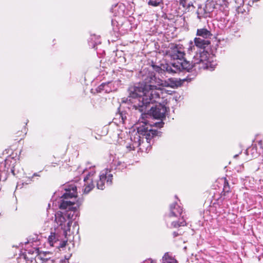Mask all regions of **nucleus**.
Here are the masks:
<instances>
[{
	"mask_svg": "<svg viewBox=\"0 0 263 263\" xmlns=\"http://www.w3.org/2000/svg\"><path fill=\"white\" fill-rule=\"evenodd\" d=\"M144 263H156V262L154 260H153L151 259H148L147 260H145L144 261Z\"/></svg>",
	"mask_w": 263,
	"mask_h": 263,
	"instance_id": "bb28decb",
	"label": "nucleus"
},
{
	"mask_svg": "<svg viewBox=\"0 0 263 263\" xmlns=\"http://www.w3.org/2000/svg\"><path fill=\"white\" fill-rule=\"evenodd\" d=\"M161 4H163V0H149L148 2V5L153 7H157Z\"/></svg>",
	"mask_w": 263,
	"mask_h": 263,
	"instance_id": "4be33fe9",
	"label": "nucleus"
},
{
	"mask_svg": "<svg viewBox=\"0 0 263 263\" xmlns=\"http://www.w3.org/2000/svg\"><path fill=\"white\" fill-rule=\"evenodd\" d=\"M112 175L109 173L107 170L102 171L99 176V180L97 181V186L98 189L103 190L105 188V183L110 185Z\"/></svg>",
	"mask_w": 263,
	"mask_h": 263,
	"instance_id": "1a4fd4ad",
	"label": "nucleus"
},
{
	"mask_svg": "<svg viewBox=\"0 0 263 263\" xmlns=\"http://www.w3.org/2000/svg\"><path fill=\"white\" fill-rule=\"evenodd\" d=\"M66 193L63 194L62 197L64 200L60 203L61 209L68 210L67 214L70 213L73 211L76 215H77V210L81 204L82 201H77L74 202L73 201L69 200L77 196V186L74 185H71L68 189H66Z\"/></svg>",
	"mask_w": 263,
	"mask_h": 263,
	"instance_id": "7ed1b4c3",
	"label": "nucleus"
},
{
	"mask_svg": "<svg viewBox=\"0 0 263 263\" xmlns=\"http://www.w3.org/2000/svg\"><path fill=\"white\" fill-rule=\"evenodd\" d=\"M171 213L168 217H178L180 216L182 212V208L178 205L176 203L172 204L170 206Z\"/></svg>",
	"mask_w": 263,
	"mask_h": 263,
	"instance_id": "ddd939ff",
	"label": "nucleus"
},
{
	"mask_svg": "<svg viewBox=\"0 0 263 263\" xmlns=\"http://www.w3.org/2000/svg\"><path fill=\"white\" fill-rule=\"evenodd\" d=\"M181 67L182 69L186 70L187 71H189L192 69L194 67H196L197 65H195L193 62L190 63L189 61H187L185 60H183L180 63Z\"/></svg>",
	"mask_w": 263,
	"mask_h": 263,
	"instance_id": "a211bd4d",
	"label": "nucleus"
},
{
	"mask_svg": "<svg viewBox=\"0 0 263 263\" xmlns=\"http://www.w3.org/2000/svg\"><path fill=\"white\" fill-rule=\"evenodd\" d=\"M211 11H208L206 7V4L204 6H199L197 10L198 17L200 19L202 17H206Z\"/></svg>",
	"mask_w": 263,
	"mask_h": 263,
	"instance_id": "2eb2a0df",
	"label": "nucleus"
},
{
	"mask_svg": "<svg viewBox=\"0 0 263 263\" xmlns=\"http://www.w3.org/2000/svg\"><path fill=\"white\" fill-rule=\"evenodd\" d=\"M185 225H186V222L184 221V220L183 218H182L179 222L173 221L171 223L170 226L168 225V227L170 228H175L181 226H184Z\"/></svg>",
	"mask_w": 263,
	"mask_h": 263,
	"instance_id": "6ab92c4d",
	"label": "nucleus"
},
{
	"mask_svg": "<svg viewBox=\"0 0 263 263\" xmlns=\"http://www.w3.org/2000/svg\"><path fill=\"white\" fill-rule=\"evenodd\" d=\"M195 45L199 48L204 49L208 46L210 44V42L208 40L202 39L200 37H195L194 39Z\"/></svg>",
	"mask_w": 263,
	"mask_h": 263,
	"instance_id": "4468645a",
	"label": "nucleus"
},
{
	"mask_svg": "<svg viewBox=\"0 0 263 263\" xmlns=\"http://www.w3.org/2000/svg\"><path fill=\"white\" fill-rule=\"evenodd\" d=\"M180 5H181L183 7L185 8L186 6V0H180L179 2Z\"/></svg>",
	"mask_w": 263,
	"mask_h": 263,
	"instance_id": "393cba45",
	"label": "nucleus"
},
{
	"mask_svg": "<svg viewBox=\"0 0 263 263\" xmlns=\"http://www.w3.org/2000/svg\"><path fill=\"white\" fill-rule=\"evenodd\" d=\"M185 79L177 80L175 78H170L167 80H162L155 76L151 78L150 84L146 83H139L129 89V101L133 103V106L142 111L144 107L147 104L157 102L160 98V93L171 94V91L166 90L163 88L165 87L172 88L177 87L181 85V81Z\"/></svg>",
	"mask_w": 263,
	"mask_h": 263,
	"instance_id": "f257e3e1",
	"label": "nucleus"
},
{
	"mask_svg": "<svg viewBox=\"0 0 263 263\" xmlns=\"http://www.w3.org/2000/svg\"><path fill=\"white\" fill-rule=\"evenodd\" d=\"M110 84V82L104 83L98 86L97 90L99 91H105V92H109L110 90L107 89L108 85Z\"/></svg>",
	"mask_w": 263,
	"mask_h": 263,
	"instance_id": "412c9836",
	"label": "nucleus"
},
{
	"mask_svg": "<svg viewBox=\"0 0 263 263\" xmlns=\"http://www.w3.org/2000/svg\"><path fill=\"white\" fill-rule=\"evenodd\" d=\"M144 116L147 117L146 115H142V118L139 119L138 123L136 124L138 135L137 137H134L133 143L129 146H127L129 150H134L136 147L140 145L142 141L140 136L145 137L147 142L150 143L151 140L159 134L155 128L163 127V123L162 122H156L152 124L144 118Z\"/></svg>",
	"mask_w": 263,
	"mask_h": 263,
	"instance_id": "f03ea898",
	"label": "nucleus"
},
{
	"mask_svg": "<svg viewBox=\"0 0 263 263\" xmlns=\"http://www.w3.org/2000/svg\"><path fill=\"white\" fill-rule=\"evenodd\" d=\"M259 144H260V145L261 146V147L263 148V139L262 140H261L259 142Z\"/></svg>",
	"mask_w": 263,
	"mask_h": 263,
	"instance_id": "cd10ccee",
	"label": "nucleus"
},
{
	"mask_svg": "<svg viewBox=\"0 0 263 263\" xmlns=\"http://www.w3.org/2000/svg\"><path fill=\"white\" fill-rule=\"evenodd\" d=\"M158 102V104L156 105L155 107H152L150 110V114L155 119H162L165 117V113L167 111V108L165 106L164 102H163L162 104L160 102Z\"/></svg>",
	"mask_w": 263,
	"mask_h": 263,
	"instance_id": "0eeeda50",
	"label": "nucleus"
},
{
	"mask_svg": "<svg viewBox=\"0 0 263 263\" xmlns=\"http://www.w3.org/2000/svg\"><path fill=\"white\" fill-rule=\"evenodd\" d=\"M193 62L198 69H206L210 71L214 70L216 65L215 62L210 60L209 52L204 50L196 53L193 58Z\"/></svg>",
	"mask_w": 263,
	"mask_h": 263,
	"instance_id": "20e7f679",
	"label": "nucleus"
},
{
	"mask_svg": "<svg viewBox=\"0 0 263 263\" xmlns=\"http://www.w3.org/2000/svg\"><path fill=\"white\" fill-rule=\"evenodd\" d=\"M196 34L200 37H202L203 39L206 40L210 39L212 36V34L211 33V32L205 28L197 29Z\"/></svg>",
	"mask_w": 263,
	"mask_h": 263,
	"instance_id": "dca6fc26",
	"label": "nucleus"
},
{
	"mask_svg": "<svg viewBox=\"0 0 263 263\" xmlns=\"http://www.w3.org/2000/svg\"><path fill=\"white\" fill-rule=\"evenodd\" d=\"M71 214H65L61 211H58L54 215V221L57 224V227L55 228V231H58L59 229H61L63 231V235L66 237L67 233L70 231V226L72 223L70 217Z\"/></svg>",
	"mask_w": 263,
	"mask_h": 263,
	"instance_id": "39448f33",
	"label": "nucleus"
},
{
	"mask_svg": "<svg viewBox=\"0 0 263 263\" xmlns=\"http://www.w3.org/2000/svg\"><path fill=\"white\" fill-rule=\"evenodd\" d=\"M191 6H193V4L192 3L188 4L186 8L189 9Z\"/></svg>",
	"mask_w": 263,
	"mask_h": 263,
	"instance_id": "c85d7f7f",
	"label": "nucleus"
},
{
	"mask_svg": "<svg viewBox=\"0 0 263 263\" xmlns=\"http://www.w3.org/2000/svg\"><path fill=\"white\" fill-rule=\"evenodd\" d=\"M162 263H177V260L168 252L164 254L162 258Z\"/></svg>",
	"mask_w": 263,
	"mask_h": 263,
	"instance_id": "f3484780",
	"label": "nucleus"
},
{
	"mask_svg": "<svg viewBox=\"0 0 263 263\" xmlns=\"http://www.w3.org/2000/svg\"><path fill=\"white\" fill-rule=\"evenodd\" d=\"M235 3L236 4L235 7L237 11L238 12L241 11L240 8L243 5L244 0H235Z\"/></svg>",
	"mask_w": 263,
	"mask_h": 263,
	"instance_id": "5701e85b",
	"label": "nucleus"
},
{
	"mask_svg": "<svg viewBox=\"0 0 263 263\" xmlns=\"http://www.w3.org/2000/svg\"><path fill=\"white\" fill-rule=\"evenodd\" d=\"M60 237V234H59L58 232H51L48 239V241L50 245L52 247H56L59 248L65 247L67 243V239L64 240L58 243Z\"/></svg>",
	"mask_w": 263,
	"mask_h": 263,
	"instance_id": "9d476101",
	"label": "nucleus"
},
{
	"mask_svg": "<svg viewBox=\"0 0 263 263\" xmlns=\"http://www.w3.org/2000/svg\"><path fill=\"white\" fill-rule=\"evenodd\" d=\"M218 9L220 10H225L228 7L229 3L226 0L218 1Z\"/></svg>",
	"mask_w": 263,
	"mask_h": 263,
	"instance_id": "aec40b11",
	"label": "nucleus"
},
{
	"mask_svg": "<svg viewBox=\"0 0 263 263\" xmlns=\"http://www.w3.org/2000/svg\"><path fill=\"white\" fill-rule=\"evenodd\" d=\"M95 172L94 171H91L89 172L88 175L84 178V194H88L90 191H91L93 189L95 186L93 182V176L95 174Z\"/></svg>",
	"mask_w": 263,
	"mask_h": 263,
	"instance_id": "9b49d317",
	"label": "nucleus"
},
{
	"mask_svg": "<svg viewBox=\"0 0 263 263\" xmlns=\"http://www.w3.org/2000/svg\"><path fill=\"white\" fill-rule=\"evenodd\" d=\"M70 256H71V255H69L67 257H65V259L64 260H62L61 261V262L62 263H67L68 262V260L69 259V258H70Z\"/></svg>",
	"mask_w": 263,
	"mask_h": 263,
	"instance_id": "a878e982",
	"label": "nucleus"
},
{
	"mask_svg": "<svg viewBox=\"0 0 263 263\" xmlns=\"http://www.w3.org/2000/svg\"><path fill=\"white\" fill-rule=\"evenodd\" d=\"M173 234H174V236L175 237H176V236H177L178 235V234H177V233H176V232H174Z\"/></svg>",
	"mask_w": 263,
	"mask_h": 263,
	"instance_id": "c756f323",
	"label": "nucleus"
},
{
	"mask_svg": "<svg viewBox=\"0 0 263 263\" xmlns=\"http://www.w3.org/2000/svg\"><path fill=\"white\" fill-rule=\"evenodd\" d=\"M195 49V46L193 44V43L192 41H191L189 43V46L187 49V51L189 53H191L193 51V50Z\"/></svg>",
	"mask_w": 263,
	"mask_h": 263,
	"instance_id": "b1692460",
	"label": "nucleus"
},
{
	"mask_svg": "<svg viewBox=\"0 0 263 263\" xmlns=\"http://www.w3.org/2000/svg\"><path fill=\"white\" fill-rule=\"evenodd\" d=\"M33 176H39V175H37L36 173H34V174H33Z\"/></svg>",
	"mask_w": 263,
	"mask_h": 263,
	"instance_id": "7c9ffc66",
	"label": "nucleus"
},
{
	"mask_svg": "<svg viewBox=\"0 0 263 263\" xmlns=\"http://www.w3.org/2000/svg\"><path fill=\"white\" fill-rule=\"evenodd\" d=\"M122 122L123 123L124 122V117H123V116H122Z\"/></svg>",
	"mask_w": 263,
	"mask_h": 263,
	"instance_id": "2f4dec72",
	"label": "nucleus"
},
{
	"mask_svg": "<svg viewBox=\"0 0 263 263\" xmlns=\"http://www.w3.org/2000/svg\"><path fill=\"white\" fill-rule=\"evenodd\" d=\"M167 54L173 60H182L185 55L184 48L182 45H176L171 47Z\"/></svg>",
	"mask_w": 263,
	"mask_h": 263,
	"instance_id": "6e6552de",
	"label": "nucleus"
},
{
	"mask_svg": "<svg viewBox=\"0 0 263 263\" xmlns=\"http://www.w3.org/2000/svg\"><path fill=\"white\" fill-rule=\"evenodd\" d=\"M14 160L12 158L7 159H6L2 164L0 166V171L6 172V173L8 172L9 170H10V171L13 174H14V166H11V163H12V161Z\"/></svg>",
	"mask_w": 263,
	"mask_h": 263,
	"instance_id": "f8f14e48",
	"label": "nucleus"
},
{
	"mask_svg": "<svg viewBox=\"0 0 263 263\" xmlns=\"http://www.w3.org/2000/svg\"><path fill=\"white\" fill-rule=\"evenodd\" d=\"M50 254L49 253L43 252L38 254L33 258V257H30L25 253L24 257L27 263H32L33 260L36 263H55V261L50 258Z\"/></svg>",
	"mask_w": 263,
	"mask_h": 263,
	"instance_id": "423d86ee",
	"label": "nucleus"
}]
</instances>
